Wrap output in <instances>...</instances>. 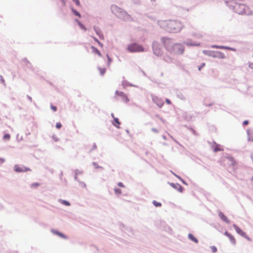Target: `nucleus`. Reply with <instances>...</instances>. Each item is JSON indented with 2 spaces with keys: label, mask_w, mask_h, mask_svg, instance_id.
Returning <instances> with one entry per match:
<instances>
[{
  "label": "nucleus",
  "mask_w": 253,
  "mask_h": 253,
  "mask_svg": "<svg viewBox=\"0 0 253 253\" xmlns=\"http://www.w3.org/2000/svg\"><path fill=\"white\" fill-rule=\"evenodd\" d=\"M158 24L161 28L171 33L178 32L183 27L180 22L174 20H159Z\"/></svg>",
  "instance_id": "f257e3e1"
},
{
  "label": "nucleus",
  "mask_w": 253,
  "mask_h": 253,
  "mask_svg": "<svg viewBox=\"0 0 253 253\" xmlns=\"http://www.w3.org/2000/svg\"><path fill=\"white\" fill-rule=\"evenodd\" d=\"M162 41L166 49L171 53L181 54L184 50V46L179 43H175L172 45V42L169 39L162 38Z\"/></svg>",
  "instance_id": "f03ea898"
},
{
  "label": "nucleus",
  "mask_w": 253,
  "mask_h": 253,
  "mask_svg": "<svg viewBox=\"0 0 253 253\" xmlns=\"http://www.w3.org/2000/svg\"><path fill=\"white\" fill-rule=\"evenodd\" d=\"M242 2V0H231L232 6L234 11L239 14H252V12L250 8Z\"/></svg>",
  "instance_id": "7ed1b4c3"
},
{
  "label": "nucleus",
  "mask_w": 253,
  "mask_h": 253,
  "mask_svg": "<svg viewBox=\"0 0 253 253\" xmlns=\"http://www.w3.org/2000/svg\"><path fill=\"white\" fill-rule=\"evenodd\" d=\"M127 49L130 52H142L144 51V48L141 45L135 43L128 45Z\"/></svg>",
  "instance_id": "20e7f679"
},
{
  "label": "nucleus",
  "mask_w": 253,
  "mask_h": 253,
  "mask_svg": "<svg viewBox=\"0 0 253 253\" xmlns=\"http://www.w3.org/2000/svg\"><path fill=\"white\" fill-rule=\"evenodd\" d=\"M14 169L17 172H23L31 170L28 168L24 166H20L18 165H15Z\"/></svg>",
  "instance_id": "39448f33"
},
{
  "label": "nucleus",
  "mask_w": 253,
  "mask_h": 253,
  "mask_svg": "<svg viewBox=\"0 0 253 253\" xmlns=\"http://www.w3.org/2000/svg\"><path fill=\"white\" fill-rule=\"evenodd\" d=\"M159 44L157 42H154L153 44V49L154 53L157 56H160L162 54V49L159 48Z\"/></svg>",
  "instance_id": "423d86ee"
},
{
  "label": "nucleus",
  "mask_w": 253,
  "mask_h": 253,
  "mask_svg": "<svg viewBox=\"0 0 253 253\" xmlns=\"http://www.w3.org/2000/svg\"><path fill=\"white\" fill-rule=\"evenodd\" d=\"M233 226L237 233L240 234L242 237L248 240H250L249 237L247 236L246 233L245 232H244L242 229H241L238 226H237L235 224H234Z\"/></svg>",
  "instance_id": "0eeeda50"
},
{
  "label": "nucleus",
  "mask_w": 253,
  "mask_h": 253,
  "mask_svg": "<svg viewBox=\"0 0 253 253\" xmlns=\"http://www.w3.org/2000/svg\"><path fill=\"white\" fill-rule=\"evenodd\" d=\"M116 94L119 96H120L122 98V99L125 102H128L129 101V99L127 98V96L123 92L116 91Z\"/></svg>",
  "instance_id": "6e6552de"
},
{
  "label": "nucleus",
  "mask_w": 253,
  "mask_h": 253,
  "mask_svg": "<svg viewBox=\"0 0 253 253\" xmlns=\"http://www.w3.org/2000/svg\"><path fill=\"white\" fill-rule=\"evenodd\" d=\"M224 234L229 239L232 244L235 245L236 244V239L232 234L227 231L224 233Z\"/></svg>",
  "instance_id": "1a4fd4ad"
},
{
  "label": "nucleus",
  "mask_w": 253,
  "mask_h": 253,
  "mask_svg": "<svg viewBox=\"0 0 253 253\" xmlns=\"http://www.w3.org/2000/svg\"><path fill=\"white\" fill-rule=\"evenodd\" d=\"M218 215L220 217V218L222 219V221H223L227 223H230L229 220L221 211H219L218 212Z\"/></svg>",
  "instance_id": "9d476101"
},
{
  "label": "nucleus",
  "mask_w": 253,
  "mask_h": 253,
  "mask_svg": "<svg viewBox=\"0 0 253 253\" xmlns=\"http://www.w3.org/2000/svg\"><path fill=\"white\" fill-rule=\"evenodd\" d=\"M111 116L112 117L114 118V123H113V125L116 126L118 128H119L120 127V122L119 121V120L118 118H115L114 117V115L113 114H111Z\"/></svg>",
  "instance_id": "9b49d317"
},
{
  "label": "nucleus",
  "mask_w": 253,
  "mask_h": 253,
  "mask_svg": "<svg viewBox=\"0 0 253 253\" xmlns=\"http://www.w3.org/2000/svg\"><path fill=\"white\" fill-rule=\"evenodd\" d=\"M248 140L253 142V130L251 129L248 130Z\"/></svg>",
  "instance_id": "f8f14e48"
},
{
  "label": "nucleus",
  "mask_w": 253,
  "mask_h": 253,
  "mask_svg": "<svg viewBox=\"0 0 253 253\" xmlns=\"http://www.w3.org/2000/svg\"><path fill=\"white\" fill-rule=\"evenodd\" d=\"M91 48L93 53L97 54L100 57L102 56L100 52L96 47H94L93 46H91Z\"/></svg>",
  "instance_id": "ddd939ff"
},
{
  "label": "nucleus",
  "mask_w": 253,
  "mask_h": 253,
  "mask_svg": "<svg viewBox=\"0 0 253 253\" xmlns=\"http://www.w3.org/2000/svg\"><path fill=\"white\" fill-rule=\"evenodd\" d=\"M188 238L189 239L193 241L194 242L196 243H197L198 242V240L192 234H189L188 235Z\"/></svg>",
  "instance_id": "4468645a"
},
{
  "label": "nucleus",
  "mask_w": 253,
  "mask_h": 253,
  "mask_svg": "<svg viewBox=\"0 0 253 253\" xmlns=\"http://www.w3.org/2000/svg\"><path fill=\"white\" fill-rule=\"evenodd\" d=\"M223 149L220 147V146L219 145H216L213 147V151L215 152H217V151H223Z\"/></svg>",
  "instance_id": "2eb2a0df"
},
{
  "label": "nucleus",
  "mask_w": 253,
  "mask_h": 253,
  "mask_svg": "<svg viewBox=\"0 0 253 253\" xmlns=\"http://www.w3.org/2000/svg\"><path fill=\"white\" fill-rule=\"evenodd\" d=\"M76 21L82 29L84 30V31H86V29L84 25H83L80 21H79L78 20H76Z\"/></svg>",
  "instance_id": "dca6fc26"
},
{
  "label": "nucleus",
  "mask_w": 253,
  "mask_h": 253,
  "mask_svg": "<svg viewBox=\"0 0 253 253\" xmlns=\"http://www.w3.org/2000/svg\"><path fill=\"white\" fill-rule=\"evenodd\" d=\"M215 56H217V57H220L221 58H225V55L224 54V53L221 52H216V55H215Z\"/></svg>",
  "instance_id": "f3484780"
},
{
  "label": "nucleus",
  "mask_w": 253,
  "mask_h": 253,
  "mask_svg": "<svg viewBox=\"0 0 253 253\" xmlns=\"http://www.w3.org/2000/svg\"><path fill=\"white\" fill-rule=\"evenodd\" d=\"M212 47L213 48H219V49H228L229 48L224 46H219V45H212Z\"/></svg>",
  "instance_id": "a211bd4d"
},
{
  "label": "nucleus",
  "mask_w": 253,
  "mask_h": 253,
  "mask_svg": "<svg viewBox=\"0 0 253 253\" xmlns=\"http://www.w3.org/2000/svg\"><path fill=\"white\" fill-rule=\"evenodd\" d=\"M98 70L100 72L101 75L103 76L106 72L105 68H98Z\"/></svg>",
  "instance_id": "6ab92c4d"
},
{
  "label": "nucleus",
  "mask_w": 253,
  "mask_h": 253,
  "mask_svg": "<svg viewBox=\"0 0 253 253\" xmlns=\"http://www.w3.org/2000/svg\"><path fill=\"white\" fill-rule=\"evenodd\" d=\"M10 138V135L9 134H5L3 137V139L5 140H8Z\"/></svg>",
  "instance_id": "aec40b11"
},
{
  "label": "nucleus",
  "mask_w": 253,
  "mask_h": 253,
  "mask_svg": "<svg viewBox=\"0 0 253 253\" xmlns=\"http://www.w3.org/2000/svg\"><path fill=\"white\" fill-rule=\"evenodd\" d=\"M153 204H154V205L156 207H161L162 206V204L160 202H158L156 201H153Z\"/></svg>",
  "instance_id": "412c9836"
},
{
  "label": "nucleus",
  "mask_w": 253,
  "mask_h": 253,
  "mask_svg": "<svg viewBox=\"0 0 253 253\" xmlns=\"http://www.w3.org/2000/svg\"><path fill=\"white\" fill-rule=\"evenodd\" d=\"M94 30L96 33V34L99 36V37L101 39H103V36L102 34L100 33V32L98 31V30L96 28H94Z\"/></svg>",
  "instance_id": "4be33fe9"
},
{
  "label": "nucleus",
  "mask_w": 253,
  "mask_h": 253,
  "mask_svg": "<svg viewBox=\"0 0 253 253\" xmlns=\"http://www.w3.org/2000/svg\"><path fill=\"white\" fill-rule=\"evenodd\" d=\"M94 30L96 33V34L99 36V37L101 39H103V36L102 34L100 33V32L98 31V30L96 28H94Z\"/></svg>",
  "instance_id": "5701e85b"
},
{
  "label": "nucleus",
  "mask_w": 253,
  "mask_h": 253,
  "mask_svg": "<svg viewBox=\"0 0 253 253\" xmlns=\"http://www.w3.org/2000/svg\"><path fill=\"white\" fill-rule=\"evenodd\" d=\"M40 183L38 182L33 183L31 184V186L32 188H36L40 186Z\"/></svg>",
  "instance_id": "b1692460"
},
{
  "label": "nucleus",
  "mask_w": 253,
  "mask_h": 253,
  "mask_svg": "<svg viewBox=\"0 0 253 253\" xmlns=\"http://www.w3.org/2000/svg\"><path fill=\"white\" fill-rule=\"evenodd\" d=\"M61 203L66 206H70V204L69 203V202L68 201H66L65 200H61Z\"/></svg>",
  "instance_id": "393cba45"
},
{
  "label": "nucleus",
  "mask_w": 253,
  "mask_h": 253,
  "mask_svg": "<svg viewBox=\"0 0 253 253\" xmlns=\"http://www.w3.org/2000/svg\"><path fill=\"white\" fill-rule=\"evenodd\" d=\"M107 59H108V66H109L112 62V59L111 58L109 57V56L108 55V54L107 55Z\"/></svg>",
  "instance_id": "a878e982"
},
{
  "label": "nucleus",
  "mask_w": 253,
  "mask_h": 253,
  "mask_svg": "<svg viewBox=\"0 0 253 253\" xmlns=\"http://www.w3.org/2000/svg\"><path fill=\"white\" fill-rule=\"evenodd\" d=\"M73 11L74 12V13L77 16L79 17H81V15L79 13V12H78V11H77L76 10H73Z\"/></svg>",
  "instance_id": "bb28decb"
},
{
  "label": "nucleus",
  "mask_w": 253,
  "mask_h": 253,
  "mask_svg": "<svg viewBox=\"0 0 253 253\" xmlns=\"http://www.w3.org/2000/svg\"><path fill=\"white\" fill-rule=\"evenodd\" d=\"M115 192L116 194H121L122 193L121 190L119 189H115Z\"/></svg>",
  "instance_id": "cd10ccee"
},
{
  "label": "nucleus",
  "mask_w": 253,
  "mask_h": 253,
  "mask_svg": "<svg viewBox=\"0 0 253 253\" xmlns=\"http://www.w3.org/2000/svg\"><path fill=\"white\" fill-rule=\"evenodd\" d=\"M211 249L213 253H215L217 251V249L215 246H211Z\"/></svg>",
  "instance_id": "c85d7f7f"
},
{
  "label": "nucleus",
  "mask_w": 253,
  "mask_h": 253,
  "mask_svg": "<svg viewBox=\"0 0 253 253\" xmlns=\"http://www.w3.org/2000/svg\"><path fill=\"white\" fill-rule=\"evenodd\" d=\"M54 232L55 234H56L58 235L59 236H60V237H64V238L65 237V236H64L62 233H59V232H57V231H55V232Z\"/></svg>",
  "instance_id": "c756f323"
},
{
  "label": "nucleus",
  "mask_w": 253,
  "mask_h": 253,
  "mask_svg": "<svg viewBox=\"0 0 253 253\" xmlns=\"http://www.w3.org/2000/svg\"><path fill=\"white\" fill-rule=\"evenodd\" d=\"M61 126H62V125L60 123H56V127L57 128L59 129V128H60L61 127Z\"/></svg>",
  "instance_id": "7c9ffc66"
},
{
  "label": "nucleus",
  "mask_w": 253,
  "mask_h": 253,
  "mask_svg": "<svg viewBox=\"0 0 253 253\" xmlns=\"http://www.w3.org/2000/svg\"><path fill=\"white\" fill-rule=\"evenodd\" d=\"M73 1L77 5L79 6L80 2L79 0H73Z\"/></svg>",
  "instance_id": "2f4dec72"
},
{
  "label": "nucleus",
  "mask_w": 253,
  "mask_h": 253,
  "mask_svg": "<svg viewBox=\"0 0 253 253\" xmlns=\"http://www.w3.org/2000/svg\"><path fill=\"white\" fill-rule=\"evenodd\" d=\"M51 109H52L53 111H54V112L56 111V110H57V108H56V107H55V106H54L51 105Z\"/></svg>",
  "instance_id": "473e14b6"
},
{
  "label": "nucleus",
  "mask_w": 253,
  "mask_h": 253,
  "mask_svg": "<svg viewBox=\"0 0 253 253\" xmlns=\"http://www.w3.org/2000/svg\"><path fill=\"white\" fill-rule=\"evenodd\" d=\"M166 102L168 104H171V101L169 99H166Z\"/></svg>",
  "instance_id": "72a5a7b5"
},
{
  "label": "nucleus",
  "mask_w": 253,
  "mask_h": 253,
  "mask_svg": "<svg viewBox=\"0 0 253 253\" xmlns=\"http://www.w3.org/2000/svg\"><path fill=\"white\" fill-rule=\"evenodd\" d=\"M249 66L251 69H253V63H250Z\"/></svg>",
  "instance_id": "f704fd0d"
},
{
  "label": "nucleus",
  "mask_w": 253,
  "mask_h": 253,
  "mask_svg": "<svg viewBox=\"0 0 253 253\" xmlns=\"http://www.w3.org/2000/svg\"><path fill=\"white\" fill-rule=\"evenodd\" d=\"M53 138L55 141H57L58 140V138L56 136H53Z\"/></svg>",
  "instance_id": "c9c22d12"
},
{
  "label": "nucleus",
  "mask_w": 253,
  "mask_h": 253,
  "mask_svg": "<svg viewBox=\"0 0 253 253\" xmlns=\"http://www.w3.org/2000/svg\"><path fill=\"white\" fill-rule=\"evenodd\" d=\"M248 124H249V122L247 120L244 121L243 122V125H248Z\"/></svg>",
  "instance_id": "e433bc0d"
},
{
  "label": "nucleus",
  "mask_w": 253,
  "mask_h": 253,
  "mask_svg": "<svg viewBox=\"0 0 253 253\" xmlns=\"http://www.w3.org/2000/svg\"><path fill=\"white\" fill-rule=\"evenodd\" d=\"M118 185H119L120 187H122L124 186V185H123V184L122 183H121V182H119V183H118Z\"/></svg>",
  "instance_id": "4c0bfd02"
},
{
  "label": "nucleus",
  "mask_w": 253,
  "mask_h": 253,
  "mask_svg": "<svg viewBox=\"0 0 253 253\" xmlns=\"http://www.w3.org/2000/svg\"><path fill=\"white\" fill-rule=\"evenodd\" d=\"M97 43H98V44L101 46V47H103V44H102L99 41H98L97 42Z\"/></svg>",
  "instance_id": "58836bf2"
},
{
  "label": "nucleus",
  "mask_w": 253,
  "mask_h": 253,
  "mask_svg": "<svg viewBox=\"0 0 253 253\" xmlns=\"http://www.w3.org/2000/svg\"><path fill=\"white\" fill-rule=\"evenodd\" d=\"M97 43H98V44L101 46V47H103V44H102L99 41H98L97 42Z\"/></svg>",
  "instance_id": "ea45409f"
},
{
  "label": "nucleus",
  "mask_w": 253,
  "mask_h": 253,
  "mask_svg": "<svg viewBox=\"0 0 253 253\" xmlns=\"http://www.w3.org/2000/svg\"><path fill=\"white\" fill-rule=\"evenodd\" d=\"M97 43H98V44L101 46V47H103V44H102L99 41H98L97 42Z\"/></svg>",
  "instance_id": "a19ab883"
},
{
  "label": "nucleus",
  "mask_w": 253,
  "mask_h": 253,
  "mask_svg": "<svg viewBox=\"0 0 253 253\" xmlns=\"http://www.w3.org/2000/svg\"><path fill=\"white\" fill-rule=\"evenodd\" d=\"M4 161V159L0 158V163H2Z\"/></svg>",
  "instance_id": "79ce46f5"
},
{
  "label": "nucleus",
  "mask_w": 253,
  "mask_h": 253,
  "mask_svg": "<svg viewBox=\"0 0 253 253\" xmlns=\"http://www.w3.org/2000/svg\"><path fill=\"white\" fill-rule=\"evenodd\" d=\"M164 104V102H162V103L159 105V107H160V108H161V107H162L163 106Z\"/></svg>",
  "instance_id": "37998d69"
},
{
  "label": "nucleus",
  "mask_w": 253,
  "mask_h": 253,
  "mask_svg": "<svg viewBox=\"0 0 253 253\" xmlns=\"http://www.w3.org/2000/svg\"><path fill=\"white\" fill-rule=\"evenodd\" d=\"M94 40H95V42H97L99 41L96 38H93Z\"/></svg>",
  "instance_id": "c03bdc74"
},
{
  "label": "nucleus",
  "mask_w": 253,
  "mask_h": 253,
  "mask_svg": "<svg viewBox=\"0 0 253 253\" xmlns=\"http://www.w3.org/2000/svg\"><path fill=\"white\" fill-rule=\"evenodd\" d=\"M1 81H2V83H4V81L3 79H2V78L1 79Z\"/></svg>",
  "instance_id": "a18cd8bd"
},
{
  "label": "nucleus",
  "mask_w": 253,
  "mask_h": 253,
  "mask_svg": "<svg viewBox=\"0 0 253 253\" xmlns=\"http://www.w3.org/2000/svg\"><path fill=\"white\" fill-rule=\"evenodd\" d=\"M195 45H199V44H194Z\"/></svg>",
  "instance_id": "49530a36"
},
{
  "label": "nucleus",
  "mask_w": 253,
  "mask_h": 253,
  "mask_svg": "<svg viewBox=\"0 0 253 253\" xmlns=\"http://www.w3.org/2000/svg\"><path fill=\"white\" fill-rule=\"evenodd\" d=\"M201 69V67L199 68V70H200Z\"/></svg>",
  "instance_id": "de8ad7c7"
},
{
  "label": "nucleus",
  "mask_w": 253,
  "mask_h": 253,
  "mask_svg": "<svg viewBox=\"0 0 253 253\" xmlns=\"http://www.w3.org/2000/svg\"><path fill=\"white\" fill-rule=\"evenodd\" d=\"M252 159H253V154L252 155Z\"/></svg>",
  "instance_id": "09e8293b"
}]
</instances>
